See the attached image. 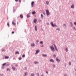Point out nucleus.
Wrapping results in <instances>:
<instances>
[{
	"mask_svg": "<svg viewBox=\"0 0 76 76\" xmlns=\"http://www.w3.org/2000/svg\"><path fill=\"white\" fill-rule=\"evenodd\" d=\"M45 11L46 12V15L47 16H48L50 13V12H49V11L48 10H46Z\"/></svg>",
	"mask_w": 76,
	"mask_h": 76,
	"instance_id": "obj_1",
	"label": "nucleus"
},
{
	"mask_svg": "<svg viewBox=\"0 0 76 76\" xmlns=\"http://www.w3.org/2000/svg\"><path fill=\"white\" fill-rule=\"evenodd\" d=\"M50 48H51V49L52 51H55V50H54V47L53 46H50Z\"/></svg>",
	"mask_w": 76,
	"mask_h": 76,
	"instance_id": "obj_2",
	"label": "nucleus"
},
{
	"mask_svg": "<svg viewBox=\"0 0 76 76\" xmlns=\"http://www.w3.org/2000/svg\"><path fill=\"white\" fill-rule=\"evenodd\" d=\"M51 25H52V26H53V27L54 26H56V25H53V22H52L51 23Z\"/></svg>",
	"mask_w": 76,
	"mask_h": 76,
	"instance_id": "obj_3",
	"label": "nucleus"
},
{
	"mask_svg": "<svg viewBox=\"0 0 76 76\" xmlns=\"http://www.w3.org/2000/svg\"><path fill=\"white\" fill-rule=\"evenodd\" d=\"M34 1H33L31 2V6H32V7H34Z\"/></svg>",
	"mask_w": 76,
	"mask_h": 76,
	"instance_id": "obj_4",
	"label": "nucleus"
},
{
	"mask_svg": "<svg viewBox=\"0 0 76 76\" xmlns=\"http://www.w3.org/2000/svg\"><path fill=\"white\" fill-rule=\"evenodd\" d=\"M31 46H32V47H35V45L34 43H31Z\"/></svg>",
	"mask_w": 76,
	"mask_h": 76,
	"instance_id": "obj_5",
	"label": "nucleus"
},
{
	"mask_svg": "<svg viewBox=\"0 0 76 76\" xmlns=\"http://www.w3.org/2000/svg\"><path fill=\"white\" fill-rule=\"evenodd\" d=\"M54 47L55 49V50H56V51H58V49H57V47H56V45H54Z\"/></svg>",
	"mask_w": 76,
	"mask_h": 76,
	"instance_id": "obj_6",
	"label": "nucleus"
},
{
	"mask_svg": "<svg viewBox=\"0 0 76 76\" xmlns=\"http://www.w3.org/2000/svg\"><path fill=\"white\" fill-rule=\"evenodd\" d=\"M50 62H52V63H54V60L53 59H51L50 60Z\"/></svg>",
	"mask_w": 76,
	"mask_h": 76,
	"instance_id": "obj_7",
	"label": "nucleus"
},
{
	"mask_svg": "<svg viewBox=\"0 0 76 76\" xmlns=\"http://www.w3.org/2000/svg\"><path fill=\"white\" fill-rule=\"evenodd\" d=\"M39 50H36V52L35 54H38V53H39Z\"/></svg>",
	"mask_w": 76,
	"mask_h": 76,
	"instance_id": "obj_8",
	"label": "nucleus"
},
{
	"mask_svg": "<svg viewBox=\"0 0 76 76\" xmlns=\"http://www.w3.org/2000/svg\"><path fill=\"white\" fill-rule=\"evenodd\" d=\"M71 7L72 9L74 8V7H75V5H72Z\"/></svg>",
	"mask_w": 76,
	"mask_h": 76,
	"instance_id": "obj_9",
	"label": "nucleus"
},
{
	"mask_svg": "<svg viewBox=\"0 0 76 76\" xmlns=\"http://www.w3.org/2000/svg\"><path fill=\"white\" fill-rule=\"evenodd\" d=\"M56 61H57L58 62H59L60 61V60L58 59V58H56Z\"/></svg>",
	"mask_w": 76,
	"mask_h": 76,
	"instance_id": "obj_10",
	"label": "nucleus"
},
{
	"mask_svg": "<svg viewBox=\"0 0 76 76\" xmlns=\"http://www.w3.org/2000/svg\"><path fill=\"white\" fill-rule=\"evenodd\" d=\"M34 64H38V63H39V62H37L36 61H35L34 62Z\"/></svg>",
	"mask_w": 76,
	"mask_h": 76,
	"instance_id": "obj_11",
	"label": "nucleus"
},
{
	"mask_svg": "<svg viewBox=\"0 0 76 76\" xmlns=\"http://www.w3.org/2000/svg\"><path fill=\"white\" fill-rule=\"evenodd\" d=\"M20 17L21 18H23V15H22L21 14L20 15Z\"/></svg>",
	"mask_w": 76,
	"mask_h": 76,
	"instance_id": "obj_12",
	"label": "nucleus"
},
{
	"mask_svg": "<svg viewBox=\"0 0 76 76\" xmlns=\"http://www.w3.org/2000/svg\"><path fill=\"white\" fill-rule=\"evenodd\" d=\"M35 13H36V12H35V11H33L32 12V14L33 15H34V14H35Z\"/></svg>",
	"mask_w": 76,
	"mask_h": 76,
	"instance_id": "obj_13",
	"label": "nucleus"
},
{
	"mask_svg": "<svg viewBox=\"0 0 76 76\" xmlns=\"http://www.w3.org/2000/svg\"><path fill=\"white\" fill-rule=\"evenodd\" d=\"M46 3L48 5V4H49V2H48V1H47L46 2Z\"/></svg>",
	"mask_w": 76,
	"mask_h": 76,
	"instance_id": "obj_14",
	"label": "nucleus"
},
{
	"mask_svg": "<svg viewBox=\"0 0 76 76\" xmlns=\"http://www.w3.org/2000/svg\"><path fill=\"white\" fill-rule=\"evenodd\" d=\"M34 23H37V19H34Z\"/></svg>",
	"mask_w": 76,
	"mask_h": 76,
	"instance_id": "obj_15",
	"label": "nucleus"
},
{
	"mask_svg": "<svg viewBox=\"0 0 76 76\" xmlns=\"http://www.w3.org/2000/svg\"><path fill=\"white\" fill-rule=\"evenodd\" d=\"M12 69L13 70H15V69H16V68L15 67H13V66L12 65Z\"/></svg>",
	"mask_w": 76,
	"mask_h": 76,
	"instance_id": "obj_16",
	"label": "nucleus"
},
{
	"mask_svg": "<svg viewBox=\"0 0 76 76\" xmlns=\"http://www.w3.org/2000/svg\"><path fill=\"white\" fill-rule=\"evenodd\" d=\"M35 31H37V26H35Z\"/></svg>",
	"mask_w": 76,
	"mask_h": 76,
	"instance_id": "obj_17",
	"label": "nucleus"
},
{
	"mask_svg": "<svg viewBox=\"0 0 76 76\" xmlns=\"http://www.w3.org/2000/svg\"><path fill=\"white\" fill-rule=\"evenodd\" d=\"M42 56L43 57H47V55L43 54Z\"/></svg>",
	"mask_w": 76,
	"mask_h": 76,
	"instance_id": "obj_18",
	"label": "nucleus"
},
{
	"mask_svg": "<svg viewBox=\"0 0 76 76\" xmlns=\"http://www.w3.org/2000/svg\"><path fill=\"white\" fill-rule=\"evenodd\" d=\"M27 18H29L30 17V15L29 14H27Z\"/></svg>",
	"mask_w": 76,
	"mask_h": 76,
	"instance_id": "obj_19",
	"label": "nucleus"
},
{
	"mask_svg": "<svg viewBox=\"0 0 76 76\" xmlns=\"http://www.w3.org/2000/svg\"><path fill=\"white\" fill-rule=\"evenodd\" d=\"M15 1H18V0H15ZM19 0V2H20V3L21 2V0Z\"/></svg>",
	"mask_w": 76,
	"mask_h": 76,
	"instance_id": "obj_20",
	"label": "nucleus"
},
{
	"mask_svg": "<svg viewBox=\"0 0 76 76\" xmlns=\"http://www.w3.org/2000/svg\"><path fill=\"white\" fill-rule=\"evenodd\" d=\"M12 23L13 25H16V23H14V22L12 21Z\"/></svg>",
	"mask_w": 76,
	"mask_h": 76,
	"instance_id": "obj_21",
	"label": "nucleus"
},
{
	"mask_svg": "<svg viewBox=\"0 0 76 76\" xmlns=\"http://www.w3.org/2000/svg\"><path fill=\"white\" fill-rule=\"evenodd\" d=\"M41 18H42V19H43V18H44V17H43V15H42V14H41Z\"/></svg>",
	"mask_w": 76,
	"mask_h": 76,
	"instance_id": "obj_22",
	"label": "nucleus"
},
{
	"mask_svg": "<svg viewBox=\"0 0 76 76\" xmlns=\"http://www.w3.org/2000/svg\"><path fill=\"white\" fill-rule=\"evenodd\" d=\"M19 54V53L18 52H16L15 53V54Z\"/></svg>",
	"mask_w": 76,
	"mask_h": 76,
	"instance_id": "obj_23",
	"label": "nucleus"
},
{
	"mask_svg": "<svg viewBox=\"0 0 76 76\" xmlns=\"http://www.w3.org/2000/svg\"><path fill=\"white\" fill-rule=\"evenodd\" d=\"M66 52H67V51H68V49L67 48H66Z\"/></svg>",
	"mask_w": 76,
	"mask_h": 76,
	"instance_id": "obj_24",
	"label": "nucleus"
},
{
	"mask_svg": "<svg viewBox=\"0 0 76 76\" xmlns=\"http://www.w3.org/2000/svg\"><path fill=\"white\" fill-rule=\"evenodd\" d=\"M9 58V57L8 56H5V58Z\"/></svg>",
	"mask_w": 76,
	"mask_h": 76,
	"instance_id": "obj_25",
	"label": "nucleus"
},
{
	"mask_svg": "<svg viewBox=\"0 0 76 76\" xmlns=\"http://www.w3.org/2000/svg\"><path fill=\"white\" fill-rule=\"evenodd\" d=\"M6 63H5L4 64L2 65L3 66H5V65H6Z\"/></svg>",
	"mask_w": 76,
	"mask_h": 76,
	"instance_id": "obj_26",
	"label": "nucleus"
},
{
	"mask_svg": "<svg viewBox=\"0 0 76 76\" xmlns=\"http://www.w3.org/2000/svg\"><path fill=\"white\" fill-rule=\"evenodd\" d=\"M31 76H35V75H34V74H31Z\"/></svg>",
	"mask_w": 76,
	"mask_h": 76,
	"instance_id": "obj_27",
	"label": "nucleus"
},
{
	"mask_svg": "<svg viewBox=\"0 0 76 76\" xmlns=\"http://www.w3.org/2000/svg\"><path fill=\"white\" fill-rule=\"evenodd\" d=\"M25 55H23L22 56V57H25Z\"/></svg>",
	"mask_w": 76,
	"mask_h": 76,
	"instance_id": "obj_28",
	"label": "nucleus"
},
{
	"mask_svg": "<svg viewBox=\"0 0 76 76\" xmlns=\"http://www.w3.org/2000/svg\"><path fill=\"white\" fill-rule=\"evenodd\" d=\"M19 60H21L22 59V58L20 57V58H19Z\"/></svg>",
	"mask_w": 76,
	"mask_h": 76,
	"instance_id": "obj_29",
	"label": "nucleus"
},
{
	"mask_svg": "<svg viewBox=\"0 0 76 76\" xmlns=\"http://www.w3.org/2000/svg\"><path fill=\"white\" fill-rule=\"evenodd\" d=\"M25 75H28V73H27V72H26L25 73Z\"/></svg>",
	"mask_w": 76,
	"mask_h": 76,
	"instance_id": "obj_30",
	"label": "nucleus"
},
{
	"mask_svg": "<svg viewBox=\"0 0 76 76\" xmlns=\"http://www.w3.org/2000/svg\"><path fill=\"white\" fill-rule=\"evenodd\" d=\"M70 24L72 26V23L70 22Z\"/></svg>",
	"mask_w": 76,
	"mask_h": 76,
	"instance_id": "obj_31",
	"label": "nucleus"
},
{
	"mask_svg": "<svg viewBox=\"0 0 76 76\" xmlns=\"http://www.w3.org/2000/svg\"><path fill=\"white\" fill-rule=\"evenodd\" d=\"M7 71H10V69H7Z\"/></svg>",
	"mask_w": 76,
	"mask_h": 76,
	"instance_id": "obj_32",
	"label": "nucleus"
},
{
	"mask_svg": "<svg viewBox=\"0 0 76 76\" xmlns=\"http://www.w3.org/2000/svg\"><path fill=\"white\" fill-rule=\"evenodd\" d=\"M7 25H8V26H9V23H7Z\"/></svg>",
	"mask_w": 76,
	"mask_h": 76,
	"instance_id": "obj_33",
	"label": "nucleus"
},
{
	"mask_svg": "<svg viewBox=\"0 0 76 76\" xmlns=\"http://www.w3.org/2000/svg\"><path fill=\"white\" fill-rule=\"evenodd\" d=\"M40 44H43V42L42 41H41V42H40Z\"/></svg>",
	"mask_w": 76,
	"mask_h": 76,
	"instance_id": "obj_34",
	"label": "nucleus"
},
{
	"mask_svg": "<svg viewBox=\"0 0 76 76\" xmlns=\"http://www.w3.org/2000/svg\"><path fill=\"white\" fill-rule=\"evenodd\" d=\"M53 56L55 58H56V55H54Z\"/></svg>",
	"mask_w": 76,
	"mask_h": 76,
	"instance_id": "obj_35",
	"label": "nucleus"
},
{
	"mask_svg": "<svg viewBox=\"0 0 76 76\" xmlns=\"http://www.w3.org/2000/svg\"><path fill=\"white\" fill-rule=\"evenodd\" d=\"M69 65H71V62H69Z\"/></svg>",
	"mask_w": 76,
	"mask_h": 76,
	"instance_id": "obj_36",
	"label": "nucleus"
},
{
	"mask_svg": "<svg viewBox=\"0 0 76 76\" xmlns=\"http://www.w3.org/2000/svg\"><path fill=\"white\" fill-rule=\"evenodd\" d=\"M14 31H12V34H14Z\"/></svg>",
	"mask_w": 76,
	"mask_h": 76,
	"instance_id": "obj_37",
	"label": "nucleus"
},
{
	"mask_svg": "<svg viewBox=\"0 0 76 76\" xmlns=\"http://www.w3.org/2000/svg\"><path fill=\"white\" fill-rule=\"evenodd\" d=\"M74 24H75V25H76V22H74Z\"/></svg>",
	"mask_w": 76,
	"mask_h": 76,
	"instance_id": "obj_38",
	"label": "nucleus"
},
{
	"mask_svg": "<svg viewBox=\"0 0 76 76\" xmlns=\"http://www.w3.org/2000/svg\"><path fill=\"white\" fill-rule=\"evenodd\" d=\"M15 66L16 67H17L18 66V65H17V64L15 65Z\"/></svg>",
	"mask_w": 76,
	"mask_h": 76,
	"instance_id": "obj_39",
	"label": "nucleus"
},
{
	"mask_svg": "<svg viewBox=\"0 0 76 76\" xmlns=\"http://www.w3.org/2000/svg\"><path fill=\"white\" fill-rule=\"evenodd\" d=\"M24 69H26V67H25V68H24Z\"/></svg>",
	"mask_w": 76,
	"mask_h": 76,
	"instance_id": "obj_40",
	"label": "nucleus"
},
{
	"mask_svg": "<svg viewBox=\"0 0 76 76\" xmlns=\"http://www.w3.org/2000/svg\"><path fill=\"white\" fill-rule=\"evenodd\" d=\"M39 42V41H38V40H37V42Z\"/></svg>",
	"mask_w": 76,
	"mask_h": 76,
	"instance_id": "obj_41",
	"label": "nucleus"
},
{
	"mask_svg": "<svg viewBox=\"0 0 76 76\" xmlns=\"http://www.w3.org/2000/svg\"><path fill=\"white\" fill-rule=\"evenodd\" d=\"M64 76H67V75H66V74H65L64 75Z\"/></svg>",
	"mask_w": 76,
	"mask_h": 76,
	"instance_id": "obj_42",
	"label": "nucleus"
},
{
	"mask_svg": "<svg viewBox=\"0 0 76 76\" xmlns=\"http://www.w3.org/2000/svg\"><path fill=\"white\" fill-rule=\"evenodd\" d=\"M37 75H38V76H39V73H37Z\"/></svg>",
	"mask_w": 76,
	"mask_h": 76,
	"instance_id": "obj_43",
	"label": "nucleus"
},
{
	"mask_svg": "<svg viewBox=\"0 0 76 76\" xmlns=\"http://www.w3.org/2000/svg\"><path fill=\"white\" fill-rule=\"evenodd\" d=\"M41 76H44V74H42Z\"/></svg>",
	"mask_w": 76,
	"mask_h": 76,
	"instance_id": "obj_44",
	"label": "nucleus"
},
{
	"mask_svg": "<svg viewBox=\"0 0 76 76\" xmlns=\"http://www.w3.org/2000/svg\"><path fill=\"white\" fill-rule=\"evenodd\" d=\"M66 24H64V26H66Z\"/></svg>",
	"mask_w": 76,
	"mask_h": 76,
	"instance_id": "obj_45",
	"label": "nucleus"
},
{
	"mask_svg": "<svg viewBox=\"0 0 76 76\" xmlns=\"http://www.w3.org/2000/svg\"><path fill=\"white\" fill-rule=\"evenodd\" d=\"M43 14L44 15H45V13L44 12H43Z\"/></svg>",
	"mask_w": 76,
	"mask_h": 76,
	"instance_id": "obj_46",
	"label": "nucleus"
},
{
	"mask_svg": "<svg viewBox=\"0 0 76 76\" xmlns=\"http://www.w3.org/2000/svg\"><path fill=\"white\" fill-rule=\"evenodd\" d=\"M46 73H48V72L47 71H46Z\"/></svg>",
	"mask_w": 76,
	"mask_h": 76,
	"instance_id": "obj_47",
	"label": "nucleus"
},
{
	"mask_svg": "<svg viewBox=\"0 0 76 76\" xmlns=\"http://www.w3.org/2000/svg\"><path fill=\"white\" fill-rule=\"evenodd\" d=\"M75 29V27H74V29Z\"/></svg>",
	"mask_w": 76,
	"mask_h": 76,
	"instance_id": "obj_48",
	"label": "nucleus"
},
{
	"mask_svg": "<svg viewBox=\"0 0 76 76\" xmlns=\"http://www.w3.org/2000/svg\"><path fill=\"white\" fill-rule=\"evenodd\" d=\"M2 51H5V50H2Z\"/></svg>",
	"mask_w": 76,
	"mask_h": 76,
	"instance_id": "obj_49",
	"label": "nucleus"
},
{
	"mask_svg": "<svg viewBox=\"0 0 76 76\" xmlns=\"http://www.w3.org/2000/svg\"><path fill=\"white\" fill-rule=\"evenodd\" d=\"M75 71H76V69H75Z\"/></svg>",
	"mask_w": 76,
	"mask_h": 76,
	"instance_id": "obj_50",
	"label": "nucleus"
},
{
	"mask_svg": "<svg viewBox=\"0 0 76 76\" xmlns=\"http://www.w3.org/2000/svg\"><path fill=\"white\" fill-rule=\"evenodd\" d=\"M58 29H56V30H57Z\"/></svg>",
	"mask_w": 76,
	"mask_h": 76,
	"instance_id": "obj_51",
	"label": "nucleus"
},
{
	"mask_svg": "<svg viewBox=\"0 0 76 76\" xmlns=\"http://www.w3.org/2000/svg\"><path fill=\"white\" fill-rule=\"evenodd\" d=\"M54 67H55V66H54Z\"/></svg>",
	"mask_w": 76,
	"mask_h": 76,
	"instance_id": "obj_52",
	"label": "nucleus"
},
{
	"mask_svg": "<svg viewBox=\"0 0 76 76\" xmlns=\"http://www.w3.org/2000/svg\"><path fill=\"white\" fill-rule=\"evenodd\" d=\"M42 47H43V46H42Z\"/></svg>",
	"mask_w": 76,
	"mask_h": 76,
	"instance_id": "obj_53",
	"label": "nucleus"
}]
</instances>
